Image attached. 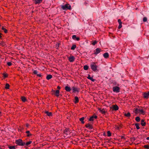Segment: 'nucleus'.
Returning <instances> with one entry per match:
<instances>
[{
    "label": "nucleus",
    "instance_id": "8fccbe9b",
    "mask_svg": "<svg viewBox=\"0 0 149 149\" xmlns=\"http://www.w3.org/2000/svg\"><path fill=\"white\" fill-rule=\"evenodd\" d=\"M57 88L59 89H61V87L59 86H57Z\"/></svg>",
    "mask_w": 149,
    "mask_h": 149
},
{
    "label": "nucleus",
    "instance_id": "2f4dec72",
    "mask_svg": "<svg viewBox=\"0 0 149 149\" xmlns=\"http://www.w3.org/2000/svg\"><path fill=\"white\" fill-rule=\"evenodd\" d=\"M135 120L136 121H137L138 122H139V121H140V118L139 117L137 116V117H136L135 118Z\"/></svg>",
    "mask_w": 149,
    "mask_h": 149
},
{
    "label": "nucleus",
    "instance_id": "6e6552de",
    "mask_svg": "<svg viewBox=\"0 0 149 149\" xmlns=\"http://www.w3.org/2000/svg\"><path fill=\"white\" fill-rule=\"evenodd\" d=\"M69 61L72 62H73L75 60V58L73 56H71L68 58Z\"/></svg>",
    "mask_w": 149,
    "mask_h": 149
},
{
    "label": "nucleus",
    "instance_id": "09e8293b",
    "mask_svg": "<svg viewBox=\"0 0 149 149\" xmlns=\"http://www.w3.org/2000/svg\"><path fill=\"white\" fill-rule=\"evenodd\" d=\"M29 124L28 123H26V126L27 127H28L29 126Z\"/></svg>",
    "mask_w": 149,
    "mask_h": 149
},
{
    "label": "nucleus",
    "instance_id": "72a5a7b5",
    "mask_svg": "<svg viewBox=\"0 0 149 149\" xmlns=\"http://www.w3.org/2000/svg\"><path fill=\"white\" fill-rule=\"evenodd\" d=\"M88 68V66L87 65H85L84 67V69L85 70H87Z\"/></svg>",
    "mask_w": 149,
    "mask_h": 149
},
{
    "label": "nucleus",
    "instance_id": "de8ad7c7",
    "mask_svg": "<svg viewBox=\"0 0 149 149\" xmlns=\"http://www.w3.org/2000/svg\"><path fill=\"white\" fill-rule=\"evenodd\" d=\"M37 75L39 77H41L42 76V75L40 74H37Z\"/></svg>",
    "mask_w": 149,
    "mask_h": 149
},
{
    "label": "nucleus",
    "instance_id": "f8f14e48",
    "mask_svg": "<svg viewBox=\"0 0 149 149\" xmlns=\"http://www.w3.org/2000/svg\"><path fill=\"white\" fill-rule=\"evenodd\" d=\"M85 127L86 128H88L90 129H92L93 128L92 125L89 123H88L86 125Z\"/></svg>",
    "mask_w": 149,
    "mask_h": 149
},
{
    "label": "nucleus",
    "instance_id": "c85d7f7f",
    "mask_svg": "<svg viewBox=\"0 0 149 149\" xmlns=\"http://www.w3.org/2000/svg\"><path fill=\"white\" fill-rule=\"evenodd\" d=\"M135 125L136 127V128L137 130H139L140 129L139 127V124L138 123H136L135 124Z\"/></svg>",
    "mask_w": 149,
    "mask_h": 149
},
{
    "label": "nucleus",
    "instance_id": "2eb2a0df",
    "mask_svg": "<svg viewBox=\"0 0 149 149\" xmlns=\"http://www.w3.org/2000/svg\"><path fill=\"white\" fill-rule=\"evenodd\" d=\"M65 89L67 91L69 92L71 91V88L70 87L66 86L65 87Z\"/></svg>",
    "mask_w": 149,
    "mask_h": 149
},
{
    "label": "nucleus",
    "instance_id": "412c9836",
    "mask_svg": "<svg viewBox=\"0 0 149 149\" xmlns=\"http://www.w3.org/2000/svg\"><path fill=\"white\" fill-rule=\"evenodd\" d=\"M122 127L120 125H119V126L116 125L115 126V128L117 130H119L120 129H121Z\"/></svg>",
    "mask_w": 149,
    "mask_h": 149
},
{
    "label": "nucleus",
    "instance_id": "39448f33",
    "mask_svg": "<svg viewBox=\"0 0 149 149\" xmlns=\"http://www.w3.org/2000/svg\"><path fill=\"white\" fill-rule=\"evenodd\" d=\"M71 90L72 91V92L74 93H78L79 91V88L75 86L72 87L71 88Z\"/></svg>",
    "mask_w": 149,
    "mask_h": 149
},
{
    "label": "nucleus",
    "instance_id": "5701e85b",
    "mask_svg": "<svg viewBox=\"0 0 149 149\" xmlns=\"http://www.w3.org/2000/svg\"><path fill=\"white\" fill-rule=\"evenodd\" d=\"M69 132V129L67 128L65 129L64 131V133L66 134H68Z\"/></svg>",
    "mask_w": 149,
    "mask_h": 149
},
{
    "label": "nucleus",
    "instance_id": "cd10ccee",
    "mask_svg": "<svg viewBox=\"0 0 149 149\" xmlns=\"http://www.w3.org/2000/svg\"><path fill=\"white\" fill-rule=\"evenodd\" d=\"M22 100L24 102H25L26 101V99L25 97L22 96L21 97Z\"/></svg>",
    "mask_w": 149,
    "mask_h": 149
},
{
    "label": "nucleus",
    "instance_id": "603ef678",
    "mask_svg": "<svg viewBox=\"0 0 149 149\" xmlns=\"http://www.w3.org/2000/svg\"><path fill=\"white\" fill-rule=\"evenodd\" d=\"M2 37L1 34V33H0V38Z\"/></svg>",
    "mask_w": 149,
    "mask_h": 149
},
{
    "label": "nucleus",
    "instance_id": "ddd939ff",
    "mask_svg": "<svg viewBox=\"0 0 149 149\" xmlns=\"http://www.w3.org/2000/svg\"><path fill=\"white\" fill-rule=\"evenodd\" d=\"M72 38L75 40L79 41L80 40L79 37H77L75 35H74L72 36Z\"/></svg>",
    "mask_w": 149,
    "mask_h": 149
},
{
    "label": "nucleus",
    "instance_id": "4468645a",
    "mask_svg": "<svg viewBox=\"0 0 149 149\" xmlns=\"http://www.w3.org/2000/svg\"><path fill=\"white\" fill-rule=\"evenodd\" d=\"M112 107L113 109L115 111H117L118 109V107L117 105H113Z\"/></svg>",
    "mask_w": 149,
    "mask_h": 149
},
{
    "label": "nucleus",
    "instance_id": "7c9ffc66",
    "mask_svg": "<svg viewBox=\"0 0 149 149\" xmlns=\"http://www.w3.org/2000/svg\"><path fill=\"white\" fill-rule=\"evenodd\" d=\"M3 30L5 33H7L8 32L7 30L5 28H4L3 26H2L1 28Z\"/></svg>",
    "mask_w": 149,
    "mask_h": 149
},
{
    "label": "nucleus",
    "instance_id": "4c0bfd02",
    "mask_svg": "<svg viewBox=\"0 0 149 149\" xmlns=\"http://www.w3.org/2000/svg\"><path fill=\"white\" fill-rule=\"evenodd\" d=\"M3 75L4 78L7 77L8 76V74L6 73H3Z\"/></svg>",
    "mask_w": 149,
    "mask_h": 149
},
{
    "label": "nucleus",
    "instance_id": "a18cd8bd",
    "mask_svg": "<svg viewBox=\"0 0 149 149\" xmlns=\"http://www.w3.org/2000/svg\"><path fill=\"white\" fill-rule=\"evenodd\" d=\"M122 27V24H119V25L118 27V29H120Z\"/></svg>",
    "mask_w": 149,
    "mask_h": 149
},
{
    "label": "nucleus",
    "instance_id": "864d4df0",
    "mask_svg": "<svg viewBox=\"0 0 149 149\" xmlns=\"http://www.w3.org/2000/svg\"><path fill=\"white\" fill-rule=\"evenodd\" d=\"M52 92L55 93V91L52 90Z\"/></svg>",
    "mask_w": 149,
    "mask_h": 149
},
{
    "label": "nucleus",
    "instance_id": "79ce46f5",
    "mask_svg": "<svg viewBox=\"0 0 149 149\" xmlns=\"http://www.w3.org/2000/svg\"><path fill=\"white\" fill-rule=\"evenodd\" d=\"M147 20V19L146 17H144L143 19V21L144 22H146Z\"/></svg>",
    "mask_w": 149,
    "mask_h": 149
},
{
    "label": "nucleus",
    "instance_id": "f03ea898",
    "mask_svg": "<svg viewBox=\"0 0 149 149\" xmlns=\"http://www.w3.org/2000/svg\"><path fill=\"white\" fill-rule=\"evenodd\" d=\"M61 8L63 10H70L71 9V6L68 3H67L64 5H62L61 6Z\"/></svg>",
    "mask_w": 149,
    "mask_h": 149
},
{
    "label": "nucleus",
    "instance_id": "9d476101",
    "mask_svg": "<svg viewBox=\"0 0 149 149\" xmlns=\"http://www.w3.org/2000/svg\"><path fill=\"white\" fill-rule=\"evenodd\" d=\"M98 110L101 113L103 114H105L107 111H106L104 109H102L101 108H99Z\"/></svg>",
    "mask_w": 149,
    "mask_h": 149
},
{
    "label": "nucleus",
    "instance_id": "0eeeda50",
    "mask_svg": "<svg viewBox=\"0 0 149 149\" xmlns=\"http://www.w3.org/2000/svg\"><path fill=\"white\" fill-rule=\"evenodd\" d=\"M101 50V49L100 48H97L95 51V52L94 54L95 55H97V54L100 53Z\"/></svg>",
    "mask_w": 149,
    "mask_h": 149
},
{
    "label": "nucleus",
    "instance_id": "a878e982",
    "mask_svg": "<svg viewBox=\"0 0 149 149\" xmlns=\"http://www.w3.org/2000/svg\"><path fill=\"white\" fill-rule=\"evenodd\" d=\"M84 117H82L79 119V120L81 121V123L84 124Z\"/></svg>",
    "mask_w": 149,
    "mask_h": 149
},
{
    "label": "nucleus",
    "instance_id": "6ab92c4d",
    "mask_svg": "<svg viewBox=\"0 0 149 149\" xmlns=\"http://www.w3.org/2000/svg\"><path fill=\"white\" fill-rule=\"evenodd\" d=\"M103 56L104 58H107L109 57V54L108 53L106 52L103 54Z\"/></svg>",
    "mask_w": 149,
    "mask_h": 149
},
{
    "label": "nucleus",
    "instance_id": "c03bdc74",
    "mask_svg": "<svg viewBox=\"0 0 149 149\" xmlns=\"http://www.w3.org/2000/svg\"><path fill=\"white\" fill-rule=\"evenodd\" d=\"M118 23H119V24H122V22H121V20L120 19H118Z\"/></svg>",
    "mask_w": 149,
    "mask_h": 149
},
{
    "label": "nucleus",
    "instance_id": "37998d69",
    "mask_svg": "<svg viewBox=\"0 0 149 149\" xmlns=\"http://www.w3.org/2000/svg\"><path fill=\"white\" fill-rule=\"evenodd\" d=\"M12 63L11 62H8L7 63V65L9 66H10L12 65Z\"/></svg>",
    "mask_w": 149,
    "mask_h": 149
},
{
    "label": "nucleus",
    "instance_id": "aec40b11",
    "mask_svg": "<svg viewBox=\"0 0 149 149\" xmlns=\"http://www.w3.org/2000/svg\"><path fill=\"white\" fill-rule=\"evenodd\" d=\"M55 95L57 97H58L59 96L60 93V91L59 90H57L55 91Z\"/></svg>",
    "mask_w": 149,
    "mask_h": 149
},
{
    "label": "nucleus",
    "instance_id": "a211bd4d",
    "mask_svg": "<svg viewBox=\"0 0 149 149\" xmlns=\"http://www.w3.org/2000/svg\"><path fill=\"white\" fill-rule=\"evenodd\" d=\"M34 1L36 4L40 3L42 1V0H34Z\"/></svg>",
    "mask_w": 149,
    "mask_h": 149
},
{
    "label": "nucleus",
    "instance_id": "e433bc0d",
    "mask_svg": "<svg viewBox=\"0 0 149 149\" xmlns=\"http://www.w3.org/2000/svg\"><path fill=\"white\" fill-rule=\"evenodd\" d=\"M9 85L8 84L6 83V84L5 88L6 89H8L9 88Z\"/></svg>",
    "mask_w": 149,
    "mask_h": 149
},
{
    "label": "nucleus",
    "instance_id": "f704fd0d",
    "mask_svg": "<svg viewBox=\"0 0 149 149\" xmlns=\"http://www.w3.org/2000/svg\"><path fill=\"white\" fill-rule=\"evenodd\" d=\"M143 148L145 149H149V145H146L144 146Z\"/></svg>",
    "mask_w": 149,
    "mask_h": 149
},
{
    "label": "nucleus",
    "instance_id": "393cba45",
    "mask_svg": "<svg viewBox=\"0 0 149 149\" xmlns=\"http://www.w3.org/2000/svg\"><path fill=\"white\" fill-rule=\"evenodd\" d=\"M52 77V76L51 74H49L47 75L46 77V79L47 80H49L51 79Z\"/></svg>",
    "mask_w": 149,
    "mask_h": 149
},
{
    "label": "nucleus",
    "instance_id": "c9c22d12",
    "mask_svg": "<svg viewBox=\"0 0 149 149\" xmlns=\"http://www.w3.org/2000/svg\"><path fill=\"white\" fill-rule=\"evenodd\" d=\"M8 148L10 149H15L16 148V147L15 146H9L8 147Z\"/></svg>",
    "mask_w": 149,
    "mask_h": 149
},
{
    "label": "nucleus",
    "instance_id": "a19ab883",
    "mask_svg": "<svg viewBox=\"0 0 149 149\" xmlns=\"http://www.w3.org/2000/svg\"><path fill=\"white\" fill-rule=\"evenodd\" d=\"M97 43V41L96 40H95L93 42L92 44L93 45H95Z\"/></svg>",
    "mask_w": 149,
    "mask_h": 149
},
{
    "label": "nucleus",
    "instance_id": "473e14b6",
    "mask_svg": "<svg viewBox=\"0 0 149 149\" xmlns=\"http://www.w3.org/2000/svg\"><path fill=\"white\" fill-rule=\"evenodd\" d=\"M76 47V45H73L71 47V49L72 50H74Z\"/></svg>",
    "mask_w": 149,
    "mask_h": 149
},
{
    "label": "nucleus",
    "instance_id": "49530a36",
    "mask_svg": "<svg viewBox=\"0 0 149 149\" xmlns=\"http://www.w3.org/2000/svg\"><path fill=\"white\" fill-rule=\"evenodd\" d=\"M33 73L34 74H36L37 75V73H38V72H37V71L36 70H34V71L33 72Z\"/></svg>",
    "mask_w": 149,
    "mask_h": 149
},
{
    "label": "nucleus",
    "instance_id": "7ed1b4c3",
    "mask_svg": "<svg viewBox=\"0 0 149 149\" xmlns=\"http://www.w3.org/2000/svg\"><path fill=\"white\" fill-rule=\"evenodd\" d=\"M15 143L18 146H22L25 145V143L23 142L22 140L20 139L16 140Z\"/></svg>",
    "mask_w": 149,
    "mask_h": 149
},
{
    "label": "nucleus",
    "instance_id": "dca6fc26",
    "mask_svg": "<svg viewBox=\"0 0 149 149\" xmlns=\"http://www.w3.org/2000/svg\"><path fill=\"white\" fill-rule=\"evenodd\" d=\"M87 78L91 80L92 81H95V79H93L92 77H91V75L90 74L88 75V77H87Z\"/></svg>",
    "mask_w": 149,
    "mask_h": 149
},
{
    "label": "nucleus",
    "instance_id": "c756f323",
    "mask_svg": "<svg viewBox=\"0 0 149 149\" xmlns=\"http://www.w3.org/2000/svg\"><path fill=\"white\" fill-rule=\"evenodd\" d=\"M26 133L27 134V136H30L31 135V134L30 133L29 131H26Z\"/></svg>",
    "mask_w": 149,
    "mask_h": 149
},
{
    "label": "nucleus",
    "instance_id": "58836bf2",
    "mask_svg": "<svg viewBox=\"0 0 149 149\" xmlns=\"http://www.w3.org/2000/svg\"><path fill=\"white\" fill-rule=\"evenodd\" d=\"M111 133L110 131H108L107 132V136H111Z\"/></svg>",
    "mask_w": 149,
    "mask_h": 149
},
{
    "label": "nucleus",
    "instance_id": "423d86ee",
    "mask_svg": "<svg viewBox=\"0 0 149 149\" xmlns=\"http://www.w3.org/2000/svg\"><path fill=\"white\" fill-rule=\"evenodd\" d=\"M120 88L117 86H116L114 87H113V91L114 92H116V93H118L120 92Z\"/></svg>",
    "mask_w": 149,
    "mask_h": 149
},
{
    "label": "nucleus",
    "instance_id": "4be33fe9",
    "mask_svg": "<svg viewBox=\"0 0 149 149\" xmlns=\"http://www.w3.org/2000/svg\"><path fill=\"white\" fill-rule=\"evenodd\" d=\"M75 101H74V103L75 104L78 103L79 102V99L78 97L77 96H75L74 97Z\"/></svg>",
    "mask_w": 149,
    "mask_h": 149
},
{
    "label": "nucleus",
    "instance_id": "f3484780",
    "mask_svg": "<svg viewBox=\"0 0 149 149\" xmlns=\"http://www.w3.org/2000/svg\"><path fill=\"white\" fill-rule=\"evenodd\" d=\"M45 113L47 115L49 116H51L52 115V113L51 112H49L48 111H45Z\"/></svg>",
    "mask_w": 149,
    "mask_h": 149
},
{
    "label": "nucleus",
    "instance_id": "3c124183",
    "mask_svg": "<svg viewBox=\"0 0 149 149\" xmlns=\"http://www.w3.org/2000/svg\"><path fill=\"white\" fill-rule=\"evenodd\" d=\"M146 139L147 140H149V137H147L146 138Z\"/></svg>",
    "mask_w": 149,
    "mask_h": 149
},
{
    "label": "nucleus",
    "instance_id": "b1692460",
    "mask_svg": "<svg viewBox=\"0 0 149 149\" xmlns=\"http://www.w3.org/2000/svg\"><path fill=\"white\" fill-rule=\"evenodd\" d=\"M141 124L142 126H145L146 125V123L144 122V120L142 119L141 120Z\"/></svg>",
    "mask_w": 149,
    "mask_h": 149
},
{
    "label": "nucleus",
    "instance_id": "9b49d317",
    "mask_svg": "<svg viewBox=\"0 0 149 149\" xmlns=\"http://www.w3.org/2000/svg\"><path fill=\"white\" fill-rule=\"evenodd\" d=\"M97 118V116L96 115L95 116H91L89 119V121H93L94 120V119L95 118V119H96Z\"/></svg>",
    "mask_w": 149,
    "mask_h": 149
},
{
    "label": "nucleus",
    "instance_id": "f257e3e1",
    "mask_svg": "<svg viewBox=\"0 0 149 149\" xmlns=\"http://www.w3.org/2000/svg\"><path fill=\"white\" fill-rule=\"evenodd\" d=\"M134 110V112L136 114L139 113L140 114L144 115L145 114V112L142 107L139 108H135Z\"/></svg>",
    "mask_w": 149,
    "mask_h": 149
},
{
    "label": "nucleus",
    "instance_id": "ea45409f",
    "mask_svg": "<svg viewBox=\"0 0 149 149\" xmlns=\"http://www.w3.org/2000/svg\"><path fill=\"white\" fill-rule=\"evenodd\" d=\"M32 141H28L26 143H25V144L27 146H28L30 144H31L32 143Z\"/></svg>",
    "mask_w": 149,
    "mask_h": 149
},
{
    "label": "nucleus",
    "instance_id": "bb28decb",
    "mask_svg": "<svg viewBox=\"0 0 149 149\" xmlns=\"http://www.w3.org/2000/svg\"><path fill=\"white\" fill-rule=\"evenodd\" d=\"M124 115L125 116L128 117H130L131 116V114L129 112H127V113H125Z\"/></svg>",
    "mask_w": 149,
    "mask_h": 149
},
{
    "label": "nucleus",
    "instance_id": "20e7f679",
    "mask_svg": "<svg viewBox=\"0 0 149 149\" xmlns=\"http://www.w3.org/2000/svg\"><path fill=\"white\" fill-rule=\"evenodd\" d=\"M91 69L94 72H97V66L94 62H93L91 63Z\"/></svg>",
    "mask_w": 149,
    "mask_h": 149
},
{
    "label": "nucleus",
    "instance_id": "5fc2aeb1",
    "mask_svg": "<svg viewBox=\"0 0 149 149\" xmlns=\"http://www.w3.org/2000/svg\"><path fill=\"white\" fill-rule=\"evenodd\" d=\"M1 112L0 111V115L1 114Z\"/></svg>",
    "mask_w": 149,
    "mask_h": 149
},
{
    "label": "nucleus",
    "instance_id": "1a4fd4ad",
    "mask_svg": "<svg viewBox=\"0 0 149 149\" xmlns=\"http://www.w3.org/2000/svg\"><path fill=\"white\" fill-rule=\"evenodd\" d=\"M143 97L148 99L149 97V91L148 93H145L143 94Z\"/></svg>",
    "mask_w": 149,
    "mask_h": 149
}]
</instances>
